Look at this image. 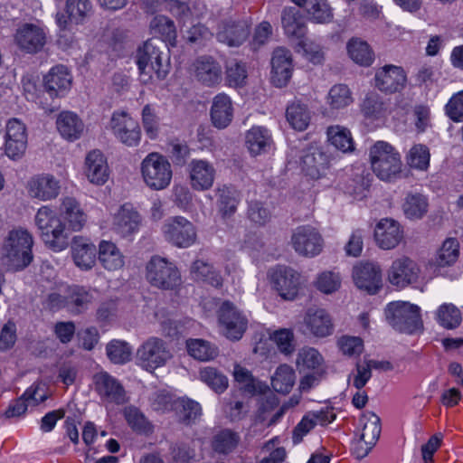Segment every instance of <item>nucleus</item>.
I'll return each instance as SVG.
<instances>
[{"mask_svg": "<svg viewBox=\"0 0 463 463\" xmlns=\"http://www.w3.org/2000/svg\"><path fill=\"white\" fill-rule=\"evenodd\" d=\"M33 236L26 230H14L5 240L1 261L8 271H19L28 267L33 261Z\"/></svg>", "mask_w": 463, "mask_h": 463, "instance_id": "f257e3e1", "label": "nucleus"}, {"mask_svg": "<svg viewBox=\"0 0 463 463\" xmlns=\"http://www.w3.org/2000/svg\"><path fill=\"white\" fill-rule=\"evenodd\" d=\"M159 38L147 40L143 47L137 50V64L142 77V80L146 82L152 79L153 73L158 80H164L169 71L168 55L165 54L161 49H165Z\"/></svg>", "mask_w": 463, "mask_h": 463, "instance_id": "f03ea898", "label": "nucleus"}, {"mask_svg": "<svg viewBox=\"0 0 463 463\" xmlns=\"http://www.w3.org/2000/svg\"><path fill=\"white\" fill-rule=\"evenodd\" d=\"M369 156L372 170L379 179L392 182L401 175V156L391 144L375 142L370 148Z\"/></svg>", "mask_w": 463, "mask_h": 463, "instance_id": "7ed1b4c3", "label": "nucleus"}, {"mask_svg": "<svg viewBox=\"0 0 463 463\" xmlns=\"http://www.w3.org/2000/svg\"><path fill=\"white\" fill-rule=\"evenodd\" d=\"M35 224L42 241L48 249L59 252L69 246L65 224L50 207L43 206L37 211Z\"/></svg>", "mask_w": 463, "mask_h": 463, "instance_id": "20e7f679", "label": "nucleus"}, {"mask_svg": "<svg viewBox=\"0 0 463 463\" xmlns=\"http://www.w3.org/2000/svg\"><path fill=\"white\" fill-rule=\"evenodd\" d=\"M385 316L388 323L401 333L413 334L423 326L420 307L408 302L390 303Z\"/></svg>", "mask_w": 463, "mask_h": 463, "instance_id": "39448f33", "label": "nucleus"}, {"mask_svg": "<svg viewBox=\"0 0 463 463\" xmlns=\"http://www.w3.org/2000/svg\"><path fill=\"white\" fill-rule=\"evenodd\" d=\"M136 358L138 365L147 372L165 366L172 358L167 344L161 338L151 336L137 350Z\"/></svg>", "mask_w": 463, "mask_h": 463, "instance_id": "423d86ee", "label": "nucleus"}, {"mask_svg": "<svg viewBox=\"0 0 463 463\" xmlns=\"http://www.w3.org/2000/svg\"><path fill=\"white\" fill-rule=\"evenodd\" d=\"M141 173L145 183L155 190L165 188L172 179L170 163L158 153H151L145 157L141 165Z\"/></svg>", "mask_w": 463, "mask_h": 463, "instance_id": "0eeeda50", "label": "nucleus"}, {"mask_svg": "<svg viewBox=\"0 0 463 463\" xmlns=\"http://www.w3.org/2000/svg\"><path fill=\"white\" fill-rule=\"evenodd\" d=\"M221 332L232 341L240 340L248 327V318L231 301H224L218 311Z\"/></svg>", "mask_w": 463, "mask_h": 463, "instance_id": "6e6552de", "label": "nucleus"}, {"mask_svg": "<svg viewBox=\"0 0 463 463\" xmlns=\"http://www.w3.org/2000/svg\"><path fill=\"white\" fill-rule=\"evenodd\" d=\"M146 279L152 286L162 289H173L181 282L177 268L159 256H154L148 261Z\"/></svg>", "mask_w": 463, "mask_h": 463, "instance_id": "1a4fd4ad", "label": "nucleus"}, {"mask_svg": "<svg viewBox=\"0 0 463 463\" xmlns=\"http://www.w3.org/2000/svg\"><path fill=\"white\" fill-rule=\"evenodd\" d=\"M163 232L167 241L179 248H187L196 240L194 226L182 216L168 219L164 224Z\"/></svg>", "mask_w": 463, "mask_h": 463, "instance_id": "9d476101", "label": "nucleus"}, {"mask_svg": "<svg viewBox=\"0 0 463 463\" xmlns=\"http://www.w3.org/2000/svg\"><path fill=\"white\" fill-rule=\"evenodd\" d=\"M274 289L285 300H293L300 288V274L290 267L277 266L269 272Z\"/></svg>", "mask_w": 463, "mask_h": 463, "instance_id": "9b49d317", "label": "nucleus"}, {"mask_svg": "<svg viewBox=\"0 0 463 463\" xmlns=\"http://www.w3.org/2000/svg\"><path fill=\"white\" fill-rule=\"evenodd\" d=\"M114 136L128 146H136L141 138L138 122L126 112H114L110 119Z\"/></svg>", "mask_w": 463, "mask_h": 463, "instance_id": "f8f14e48", "label": "nucleus"}, {"mask_svg": "<svg viewBox=\"0 0 463 463\" xmlns=\"http://www.w3.org/2000/svg\"><path fill=\"white\" fill-rule=\"evenodd\" d=\"M291 244L300 255L313 257L319 254L323 248V239L312 226L298 227L292 233Z\"/></svg>", "mask_w": 463, "mask_h": 463, "instance_id": "ddd939ff", "label": "nucleus"}, {"mask_svg": "<svg viewBox=\"0 0 463 463\" xmlns=\"http://www.w3.org/2000/svg\"><path fill=\"white\" fill-rule=\"evenodd\" d=\"M329 156L322 147L310 145L303 149L300 165L303 172L313 179L321 177L329 167Z\"/></svg>", "mask_w": 463, "mask_h": 463, "instance_id": "4468645a", "label": "nucleus"}, {"mask_svg": "<svg viewBox=\"0 0 463 463\" xmlns=\"http://www.w3.org/2000/svg\"><path fill=\"white\" fill-rule=\"evenodd\" d=\"M27 146L25 126L16 118L10 119L6 125L5 151L6 156L17 160L21 158Z\"/></svg>", "mask_w": 463, "mask_h": 463, "instance_id": "2eb2a0df", "label": "nucleus"}, {"mask_svg": "<svg viewBox=\"0 0 463 463\" xmlns=\"http://www.w3.org/2000/svg\"><path fill=\"white\" fill-rule=\"evenodd\" d=\"M250 23L247 19L224 20L219 24L217 39L229 46H240L250 34Z\"/></svg>", "mask_w": 463, "mask_h": 463, "instance_id": "dca6fc26", "label": "nucleus"}, {"mask_svg": "<svg viewBox=\"0 0 463 463\" xmlns=\"http://www.w3.org/2000/svg\"><path fill=\"white\" fill-rule=\"evenodd\" d=\"M95 391L109 402L123 404L127 402L126 392L121 383L106 372L93 375Z\"/></svg>", "mask_w": 463, "mask_h": 463, "instance_id": "f3484780", "label": "nucleus"}, {"mask_svg": "<svg viewBox=\"0 0 463 463\" xmlns=\"http://www.w3.org/2000/svg\"><path fill=\"white\" fill-rule=\"evenodd\" d=\"M292 56L289 50L278 47L271 57V81L278 88L285 87L292 76Z\"/></svg>", "mask_w": 463, "mask_h": 463, "instance_id": "a211bd4d", "label": "nucleus"}, {"mask_svg": "<svg viewBox=\"0 0 463 463\" xmlns=\"http://www.w3.org/2000/svg\"><path fill=\"white\" fill-rule=\"evenodd\" d=\"M14 40L22 50L35 53L46 43V33L36 24H24L16 30Z\"/></svg>", "mask_w": 463, "mask_h": 463, "instance_id": "6ab92c4d", "label": "nucleus"}, {"mask_svg": "<svg viewBox=\"0 0 463 463\" xmlns=\"http://www.w3.org/2000/svg\"><path fill=\"white\" fill-rule=\"evenodd\" d=\"M375 86L383 92L394 93L404 89L407 76L402 67L385 65L375 73Z\"/></svg>", "mask_w": 463, "mask_h": 463, "instance_id": "aec40b11", "label": "nucleus"}, {"mask_svg": "<svg viewBox=\"0 0 463 463\" xmlns=\"http://www.w3.org/2000/svg\"><path fill=\"white\" fill-rule=\"evenodd\" d=\"M418 276L417 264L406 257L394 260L388 273L390 283L399 288L416 282Z\"/></svg>", "mask_w": 463, "mask_h": 463, "instance_id": "412c9836", "label": "nucleus"}, {"mask_svg": "<svg viewBox=\"0 0 463 463\" xmlns=\"http://www.w3.org/2000/svg\"><path fill=\"white\" fill-rule=\"evenodd\" d=\"M353 277L355 285L369 294H375L382 287V272L378 265L364 263L354 268Z\"/></svg>", "mask_w": 463, "mask_h": 463, "instance_id": "4be33fe9", "label": "nucleus"}, {"mask_svg": "<svg viewBox=\"0 0 463 463\" xmlns=\"http://www.w3.org/2000/svg\"><path fill=\"white\" fill-rule=\"evenodd\" d=\"M194 76L197 81L207 87H213L222 80V70L211 56H202L194 62Z\"/></svg>", "mask_w": 463, "mask_h": 463, "instance_id": "5701e85b", "label": "nucleus"}, {"mask_svg": "<svg viewBox=\"0 0 463 463\" xmlns=\"http://www.w3.org/2000/svg\"><path fill=\"white\" fill-rule=\"evenodd\" d=\"M216 171L206 160L194 159L189 164L190 184L197 191L209 190L214 182Z\"/></svg>", "mask_w": 463, "mask_h": 463, "instance_id": "b1692460", "label": "nucleus"}, {"mask_svg": "<svg viewBox=\"0 0 463 463\" xmlns=\"http://www.w3.org/2000/svg\"><path fill=\"white\" fill-rule=\"evenodd\" d=\"M71 255L75 265L83 270L91 269L96 264L97 249L89 239L82 236L73 237Z\"/></svg>", "mask_w": 463, "mask_h": 463, "instance_id": "393cba45", "label": "nucleus"}, {"mask_svg": "<svg viewBox=\"0 0 463 463\" xmlns=\"http://www.w3.org/2000/svg\"><path fill=\"white\" fill-rule=\"evenodd\" d=\"M374 238L378 246L383 250L395 248L402 239L400 224L392 219L381 220L374 229Z\"/></svg>", "mask_w": 463, "mask_h": 463, "instance_id": "a878e982", "label": "nucleus"}, {"mask_svg": "<svg viewBox=\"0 0 463 463\" xmlns=\"http://www.w3.org/2000/svg\"><path fill=\"white\" fill-rule=\"evenodd\" d=\"M71 84V76L63 65L52 67L43 78L44 90L51 98L63 95L70 89Z\"/></svg>", "mask_w": 463, "mask_h": 463, "instance_id": "bb28decb", "label": "nucleus"}, {"mask_svg": "<svg viewBox=\"0 0 463 463\" xmlns=\"http://www.w3.org/2000/svg\"><path fill=\"white\" fill-rule=\"evenodd\" d=\"M40 391L39 385L28 388L20 398L10 403L4 413L5 417L10 419L22 416L26 412L28 406H37L43 402L47 399V395L45 392L39 393Z\"/></svg>", "mask_w": 463, "mask_h": 463, "instance_id": "cd10ccee", "label": "nucleus"}, {"mask_svg": "<svg viewBox=\"0 0 463 463\" xmlns=\"http://www.w3.org/2000/svg\"><path fill=\"white\" fill-rule=\"evenodd\" d=\"M85 174L89 181L95 184H103L109 175L105 156L99 150L90 151L85 158Z\"/></svg>", "mask_w": 463, "mask_h": 463, "instance_id": "c85d7f7f", "label": "nucleus"}, {"mask_svg": "<svg viewBox=\"0 0 463 463\" xmlns=\"http://www.w3.org/2000/svg\"><path fill=\"white\" fill-rule=\"evenodd\" d=\"M31 197L46 201L55 198L59 194V183L52 175H37L31 178L27 184Z\"/></svg>", "mask_w": 463, "mask_h": 463, "instance_id": "c756f323", "label": "nucleus"}, {"mask_svg": "<svg viewBox=\"0 0 463 463\" xmlns=\"http://www.w3.org/2000/svg\"><path fill=\"white\" fill-rule=\"evenodd\" d=\"M303 325L317 337H325L333 332L332 320L324 309L309 308L304 317Z\"/></svg>", "mask_w": 463, "mask_h": 463, "instance_id": "7c9ffc66", "label": "nucleus"}, {"mask_svg": "<svg viewBox=\"0 0 463 463\" xmlns=\"http://www.w3.org/2000/svg\"><path fill=\"white\" fill-rule=\"evenodd\" d=\"M210 115L212 123L215 128L219 129L227 128L233 118V109L230 97L224 93L216 95L213 101Z\"/></svg>", "mask_w": 463, "mask_h": 463, "instance_id": "2f4dec72", "label": "nucleus"}, {"mask_svg": "<svg viewBox=\"0 0 463 463\" xmlns=\"http://www.w3.org/2000/svg\"><path fill=\"white\" fill-rule=\"evenodd\" d=\"M61 216L65 226L67 225V228L73 232L80 231L87 222V215L80 203L72 197L63 199L61 205Z\"/></svg>", "mask_w": 463, "mask_h": 463, "instance_id": "473e14b6", "label": "nucleus"}, {"mask_svg": "<svg viewBox=\"0 0 463 463\" xmlns=\"http://www.w3.org/2000/svg\"><path fill=\"white\" fill-rule=\"evenodd\" d=\"M91 12L90 0H67L64 14H57V24L65 29L69 22L79 24Z\"/></svg>", "mask_w": 463, "mask_h": 463, "instance_id": "72a5a7b5", "label": "nucleus"}, {"mask_svg": "<svg viewBox=\"0 0 463 463\" xmlns=\"http://www.w3.org/2000/svg\"><path fill=\"white\" fill-rule=\"evenodd\" d=\"M56 127L61 136L69 141L79 139L84 130V123L79 116L71 111L60 113Z\"/></svg>", "mask_w": 463, "mask_h": 463, "instance_id": "f704fd0d", "label": "nucleus"}, {"mask_svg": "<svg viewBox=\"0 0 463 463\" xmlns=\"http://www.w3.org/2000/svg\"><path fill=\"white\" fill-rule=\"evenodd\" d=\"M272 143L269 130L262 127H253L245 135L246 146L253 156L267 153Z\"/></svg>", "mask_w": 463, "mask_h": 463, "instance_id": "c9c22d12", "label": "nucleus"}, {"mask_svg": "<svg viewBox=\"0 0 463 463\" xmlns=\"http://www.w3.org/2000/svg\"><path fill=\"white\" fill-rule=\"evenodd\" d=\"M141 223V217L130 205L125 204L115 217L117 232L126 237L136 232Z\"/></svg>", "mask_w": 463, "mask_h": 463, "instance_id": "e433bc0d", "label": "nucleus"}, {"mask_svg": "<svg viewBox=\"0 0 463 463\" xmlns=\"http://www.w3.org/2000/svg\"><path fill=\"white\" fill-rule=\"evenodd\" d=\"M98 254L99 261L108 270H118L124 266V256L111 241H102Z\"/></svg>", "mask_w": 463, "mask_h": 463, "instance_id": "4c0bfd02", "label": "nucleus"}, {"mask_svg": "<svg viewBox=\"0 0 463 463\" xmlns=\"http://www.w3.org/2000/svg\"><path fill=\"white\" fill-rule=\"evenodd\" d=\"M281 24L287 35L301 39L306 34L305 22L297 7H285L281 14Z\"/></svg>", "mask_w": 463, "mask_h": 463, "instance_id": "58836bf2", "label": "nucleus"}, {"mask_svg": "<svg viewBox=\"0 0 463 463\" xmlns=\"http://www.w3.org/2000/svg\"><path fill=\"white\" fill-rule=\"evenodd\" d=\"M346 49L349 57L357 64L364 67L370 66L374 60V53L367 42L357 38H351Z\"/></svg>", "mask_w": 463, "mask_h": 463, "instance_id": "ea45409f", "label": "nucleus"}, {"mask_svg": "<svg viewBox=\"0 0 463 463\" xmlns=\"http://www.w3.org/2000/svg\"><path fill=\"white\" fill-rule=\"evenodd\" d=\"M150 29L155 35L161 37L159 40L164 44L169 43L171 46H175L176 29L171 19L165 15H156L150 23Z\"/></svg>", "mask_w": 463, "mask_h": 463, "instance_id": "a19ab883", "label": "nucleus"}, {"mask_svg": "<svg viewBox=\"0 0 463 463\" xmlns=\"http://www.w3.org/2000/svg\"><path fill=\"white\" fill-rule=\"evenodd\" d=\"M191 273L196 280H202L214 288L222 285V278L219 272L207 261L196 260L191 266Z\"/></svg>", "mask_w": 463, "mask_h": 463, "instance_id": "79ce46f5", "label": "nucleus"}, {"mask_svg": "<svg viewBox=\"0 0 463 463\" xmlns=\"http://www.w3.org/2000/svg\"><path fill=\"white\" fill-rule=\"evenodd\" d=\"M286 118L293 128L303 131L310 122V112L306 104L294 101L288 106Z\"/></svg>", "mask_w": 463, "mask_h": 463, "instance_id": "37998d69", "label": "nucleus"}, {"mask_svg": "<svg viewBox=\"0 0 463 463\" xmlns=\"http://www.w3.org/2000/svg\"><path fill=\"white\" fill-rule=\"evenodd\" d=\"M296 373L288 364L279 365L271 378V385L275 392L287 394L295 384Z\"/></svg>", "mask_w": 463, "mask_h": 463, "instance_id": "c03bdc74", "label": "nucleus"}, {"mask_svg": "<svg viewBox=\"0 0 463 463\" xmlns=\"http://www.w3.org/2000/svg\"><path fill=\"white\" fill-rule=\"evenodd\" d=\"M240 442V436L237 432L229 429L218 431L213 438V449L219 453L227 455L232 452Z\"/></svg>", "mask_w": 463, "mask_h": 463, "instance_id": "a18cd8bd", "label": "nucleus"}, {"mask_svg": "<svg viewBox=\"0 0 463 463\" xmlns=\"http://www.w3.org/2000/svg\"><path fill=\"white\" fill-rule=\"evenodd\" d=\"M92 299V295L87 289L74 286L69 289L67 309L72 314H80L88 308Z\"/></svg>", "mask_w": 463, "mask_h": 463, "instance_id": "49530a36", "label": "nucleus"}, {"mask_svg": "<svg viewBox=\"0 0 463 463\" xmlns=\"http://www.w3.org/2000/svg\"><path fill=\"white\" fill-rule=\"evenodd\" d=\"M176 415L180 422L185 425H191L202 415L200 404L191 399H179L175 402Z\"/></svg>", "mask_w": 463, "mask_h": 463, "instance_id": "de8ad7c7", "label": "nucleus"}, {"mask_svg": "<svg viewBox=\"0 0 463 463\" xmlns=\"http://www.w3.org/2000/svg\"><path fill=\"white\" fill-rule=\"evenodd\" d=\"M363 431L361 439L371 446H374L381 434V420L373 411H366L362 415Z\"/></svg>", "mask_w": 463, "mask_h": 463, "instance_id": "09e8293b", "label": "nucleus"}, {"mask_svg": "<svg viewBox=\"0 0 463 463\" xmlns=\"http://www.w3.org/2000/svg\"><path fill=\"white\" fill-rule=\"evenodd\" d=\"M188 354L199 361L214 359L218 354V348L210 342L203 339H189L186 341Z\"/></svg>", "mask_w": 463, "mask_h": 463, "instance_id": "8fccbe9b", "label": "nucleus"}, {"mask_svg": "<svg viewBox=\"0 0 463 463\" xmlns=\"http://www.w3.org/2000/svg\"><path fill=\"white\" fill-rule=\"evenodd\" d=\"M327 137L331 145L344 153L351 152L354 149L351 133L344 127H329L327 128Z\"/></svg>", "mask_w": 463, "mask_h": 463, "instance_id": "3c124183", "label": "nucleus"}, {"mask_svg": "<svg viewBox=\"0 0 463 463\" xmlns=\"http://www.w3.org/2000/svg\"><path fill=\"white\" fill-rule=\"evenodd\" d=\"M233 375L238 383L243 384L241 388L247 393L252 395L261 394L265 393L266 391L269 390V387L266 384L256 381L250 371L243 367L236 365L234 367Z\"/></svg>", "mask_w": 463, "mask_h": 463, "instance_id": "603ef678", "label": "nucleus"}, {"mask_svg": "<svg viewBox=\"0 0 463 463\" xmlns=\"http://www.w3.org/2000/svg\"><path fill=\"white\" fill-rule=\"evenodd\" d=\"M219 211L222 217H230L236 210L239 203L238 193L235 189L223 185L217 190Z\"/></svg>", "mask_w": 463, "mask_h": 463, "instance_id": "864d4df0", "label": "nucleus"}, {"mask_svg": "<svg viewBox=\"0 0 463 463\" xmlns=\"http://www.w3.org/2000/svg\"><path fill=\"white\" fill-rule=\"evenodd\" d=\"M427 200L420 194H408L402 205L405 215L410 219H420L427 213Z\"/></svg>", "mask_w": 463, "mask_h": 463, "instance_id": "5fc2aeb1", "label": "nucleus"}, {"mask_svg": "<svg viewBox=\"0 0 463 463\" xmlns=\"http://www.w3.org/2000/svg\"><path fill=\"white\" fill-rule=\"evenodd\" d=\"M437 319L447 329L458 327L462 320L460 310L453 304H443L437 311Z\"/></svg>", "mask_w": 463, "mask_h": 463, "instance_id": "6e6d98bb", "label": "nucleus"}, {"mask_svg": "<svg viewBox=\"0 0 463 463\" xmlns=\"http://www.w3.org/2000/svg\"><path fill=\"white\" fill-rule=\"evenodd\" d=\"M124 416L134 431L146 435L152 432V425L137 408L132 406L125 408Z\"/></svg>", "mask_w": 463, "mask_h": 463, "instance_id": "4d7b16f0", "label": "nucleus"}, {"mask_svg": "<svg viewBox=\"0 0 463 463\" xmlns=\"http://www.w3.org/2000/svg\"><path fill=\"white\" fill-rule=\"evenodd\" d=\"M458 241L454 238L447 239L439 249L435 260V263L439 267L449 266L453 264L458 257Z\"/></svg>", "mask_w": 463, "mask_h": 463, "instance_id": "13d9d810", "label": "nucleus"}, {"mask_svg": "<svg viewBox=\"0 0 463 463\" xmlns=\"http://www.w3.org/2000/svg\"><path fill=\"white\" fill-rule=\"evenodd\" d=\"M305 9L309 18L317 23H326L332 18V11L326 0H307Z\"/></svg>", "mask_w": 463, "mask_h": 463, "instance_id": "bf43d9fd", "label": "nucleus"}, {"mask_svg": "<svg viewBox=\"0 0 463 463\" xmlns=\"http://www.w3.org/2000/svg\"><path fill=\"white\" fill-rule=\"evenodd\" d=\"M324 359L320 353L313 347H304L299 350L297 359L298 367L313 369L315 371L325 370L322 368Z\"/></svg>", "mask_w": 463, "mask_h": 463, "instance_id": "052dcab7", "label": "nucleus"}, {"mask_svg": "<svg viewBox=\"0 0 463 463\" xmlns=\"http://www.w3.org/2000/svg\"><path fill=\"white\" fill-rule=\"evenodd\" d=\"M107 355L114 364H125L130 360L132 349L124 341L113 340L107 345Z\"/></svg>", "mask_w": 463, "mask_h": 463, "instance_id": "680f3d73", "label": "nucleus"}, {"mask_svg": "<svg viewBox=\"0 0 463 463\" xmlns=\"http://www.w3.org/2000/svg\"><path fill=\"white\" fill-rule=\"evenodd\" d=\"M200 378L216 392H223L228 387L227 377L213 367L202 369Z\"/></svg>", "mask_w": 463, "mask_h": 463, "instance_id": "e2e57ef3", "label": "nucleus"}, {"mask_svg": "<svg viewBox=\"0 0 463 463\" xmlns=\"http://www.w3.org/2000/svg\"><path fill=\"white\" fill-rule=\"evenodd\" d=\"M353 101L351 92L345 84L333 86L328 93L327 102L332 109H342L350 105Z\"/></svg>", "mask_w": 463, "mask_h": 463, "instance_id": "0e129e2a", "label": "nucleus"}, {"mask_svg": "<svg viewBox=\"0 0 463 463\" xmlns=\"http://www.w3.org/2000/svg\"><path fill=\"white\" fill-rule=\"evenodd\" d=\"M271 339L281 353L290 354L295 351L296 344L292 330L287 328L277 330L273 333Z\"/></svg>", "mask_w": 463, "mask_h": 463, "instance_id": "69168bd1", "label": "nucleus"}, {"mask_svg": "<svg viewBox=\"0 0 463 463\" xmlns=\"http://www.w3.org/2000/svg\"><path fill=\"white\" fill-rule=\"evenodd\" d=\"M247 214L249 219L258 225L266 224L271 218L270 210L265 206L264 203L260 201L249 203Z\"/></svg>", "mask_w": 463, "mask_h": 463, "instance_id": "338daca9", "label": "nucleus"}, {"mask_svg": "<svg viewBox=\"0 0 463 463\" xmlns=\"http://www.w3.org/2000/svg\"><path fill=\"white\" fill-rule=\"evenodd\" d=\"M430 152L427 146L416 145L411 147L408 156V164L411 167L424 170L429 166Z\"/></svg>", "mask_w": 463, "mask_h": 463, "instance_id": "774afa93", "label": "nucleus"}]
</instances>
